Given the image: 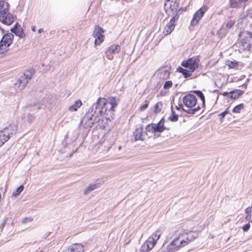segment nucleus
Wrapping results in <instances>:
<instances>
[{
  "mask_svg": "<svg viewBox=\"0 0 252 252\" xmlns=\"http://www.w3.org/2000/svg\"><path fill=\"white\" fill-rule=\"evenodd\" d=\"M109 102L104 97H99L96 101L97 107L100 109L99 113L106 120L110 121L113 118L114 108L118 105L116 98L111 96L108 98Z\"/></svg>",
  "mask_w": 252,
  "mask_h": 252,
  "instance_id": "f257e3e1",
  "label": "nucleus"
},
{
  "mask_svg": "<svg viewBox=\"0 0 252 252\" xmlns=\"http://www.w3.org/2000/svg\"><path fill=\"white\" fill-rule=\"evenodd\" d=\"M9 4L4 0H0V21L3 24L9 26L14 20L13 15L8 13Z\"/></svg>",
  "mask_w": 252,
  "mask_h": 252,
  "instance_id": "f03ea898",
  "label": "nucleus"
},
{
  "mask_svg": "<svg viewBox=\"0 0 252 252\" xmlns=\"http://www.w3.org/2000/svg\"><path fill=\"white\" fill-rule=\"evenodd\" d=\"M162 234V231L157 230L153 232L148 239L142 244L139 252H149L151 251L157 243V241L159 239Z\"/></svg>",
  "mask_w": 252,
  "mask_h": 252,
  "instance_id": "7ed1b4c3",
  "label": "nucleus"
},
{
  "mask_svg": "<svg viewBox=\"0 0 252 252\" xmlns=\"http://www.w3.org/2000/svg\"><path fill=\"white\" fill-rule=\"evenodd\" d=\"M14 35L12 33L4 34L0 41V55L7 52L9 47L12 43L14 39Z\"/></svg>",
  "mask_w": 252,
  "mask_h": 252,
  "instance_id": "20e7f679",
  "label": "nucleus"
},
{
  "mask_svg": "<svg viewBox=\"0 0 252 252\" xmlns=\"http://www.w3.org/2000/svg\"><path fill=\"white\" fill-rule=\"evenodd\" d=\"M194 93L200 98L201 100L200 102H198V104L195 108L193 109L186 110L184 108V105L183 104H181L179 107L176 106L177 109L179 110L181 108L183 111L186 112L187 113L193 115L199 111L202 108L204 107L205 104V99L203 94L200 91H194Z\"/></svg>",
  "mask_w": 252,
  "mask_h": 252,
  "instance_id": "39448f33",
  "label": "nucleus"
},
{
  "mask_svg": "<svg viewBox=\"0 0 252 252\" xmlns=\"http://www.w3.org/2000/svg\"><path fill=\"white\" fill-rule=\"evenodd\" d=\"M200 60L199 56H193L181 63V65L186 68L194 72L200 64Z\"/></svg>",
  "mask_w": 252,
  "mask_h": 252,
  "instance_id": "423d86ee",
  "label": "nucleus"
},
{
  "mask_svg": "<svg viewBox=\"0 0 252 252\" xmlns=\"http://www.w3.org/2000/svg\"><path fill=\"white\" fill-rule=\"evenodd\" d=\"M183 102L184 106L189 109H193L197 106L198 102L195 95L192 94H187L183 98Z\"/></svg>",
  "mask_w": 252,
  "mask_h": 252,
  "instance_id": "0eeeda50",
  "label": "nucleus"
},
{
  "mask_svg": "<svg viewBox=\"0 0 252 252\" xmlns=\"http://www.w3.org/2000/svg\"><path fill=\"white\" fill-rule=\"evenodd\" d=\"M179 18V14L176 13L170 19L169 22L167 23L163 29V33L165 36H167L171 33L174 31L176 23Z\"/></svg>",
  "mask_w": 252,
  "mask_h": 252,
  "instance_id": "6e6552de",
  "label": "nucleus"
},
{
  "mask_svg": "<svg viewBox=\"0 0 252 252\" xmlns=\"http://www.w3.org/2000/svg\"><path fill=\"white\" fill-rule=\"evenodd\" d=\"M249 36L242 38L239 43V52L242 53L244 51H249L252 46V33H248Z\"/></svg>",
  "mask_w": 252,
  "mask_h": 252,
  "instance_id": "1a4fd4ad",
  "label": "nucleus"
},
{
  "mask_svg": "<svg viewBox=\"0 0 252 252\" xmlns=\"http://www.w3.org/2000/svg\"><path fill=\"white\" fill-rule=\"evenodd\" d=\"M104 31L99 26L95 25L93 33V36L94 38V44L95 45H100L104 40Z\"/></svg>",
  "mask_w": 252,
  "mask_h": 252,
  "instance_id": "9d476101",
  "label": "nucleus"
},
{
  "mask_svg": "<svg viewBox=\"0 0 252 252\" xmlns=\"http://www.w3.org/2000/svg\"><path fill=\"white\" fill-rule=\"evenodd\" d=\"M180 0H165L164 8L166 13H174L178 11Z\"/></svg>",
  "mask_w": 252,
  "mask_h": 252,
  "instance_id": "9b49d317",
  "label": "nucleus"
},
{
  "mask_svg": "<svg viewBox=\"0 0 252 252\" xmlns=\"http://www.w3.org/2000/svg\"><path fill=\"white\" fill-rule=\"evenodd\" d=\"M207 10L208 7L204 5L196 11L191 20L190 25L192 27L197 25Z\"/></svg>",
  "mask_w": 252,
  "mask_h": 252,
  "instance_id": "f8f14e48",
  "label": "nucleus"
},
{
  "mask_svg": "<svg viewBox=\"0 0 252 252\" xmlns=\"http://www.w3.org/2000/svg\"><path fill=\"white\" fill-rule=\"evenodd\" d=\"M121 49V46L118 44H112L105 51V56L108 60H112L114 58V55L118 54Z\"/></svg>",
  "mask_w": 252,
  "mask_h": 252,
  "instance_id": "ddd939ff",
  "label": "nucleus"
},
{
  "mask_svg": "<svg viewBox=\"0 0 252 252\" xmlns=\"http://www.w3.org/2000/svg\"><path fill=\"white\" fill-rule=\"evenodd\" d=\"M166 128L164 126V120L163 119L161 120L157 124H151L148 125L146 126V129L149 132H161L163 131Z\"/></svg>",
  "mask_w": 252,
  "mask_h": 252,
  "instance_id": "4468645a",
  "label": "nucleus"
},
{
  "mask_svg": "<svg viewBox=\"0 0 252 252\" xmlns=\"http://www.w3.org/2000/svg\"><path fill=\"white\" fill-rule=\"evenodd\" d=\"M178 237L182 247L187 246L195 239V237L193 236L191 232L180 234Z\"/></svg>",
  "mask_w": 252,
  "mask_h": 252,
  "instance_id": "2eb2a0df",
  "label": "nucleus"
},
{
  "mask_svg": "<svg viewBox=\"0 0 252 252\" xmlns=\"http://www.w3.org/2000/svg\"><path fill=\"white\" fill-rule=\"evenodd\" d=\"M10 31L20 38H25L26 36L23 28L18 23H16L14 26L11 29Z\"/></svg>",
  "mask_w": 252,
  "mask_h": 252,
  "instance_id": "dca6fc26",
  "label": "nucleus"
},
{
  "mask_svg": "<svg viewBox=\"0 0 252 252\" xmlns=\"http://www.w3.org/2000/svg\"><path fill=\"white\" fill-rule=\"evenodd\" d=\"M143 133V128L142 126H140L137 127L133 132V136L134 137L135 140L143 141L144 140Z\"/></svg>",
  "mask_w": 252,
  "mask_h": 252,
  "instance_id": "f3484780",
  "label": "nucleus"
},
{
  "mask_svg": "<svg viewBox=\"0 0 252 252\" xmlns=\"http://www.w3.org/2000/svg\"><path fill=\"white\" fill-rule=\"evenodd\" d=\"M10 138L9 133L6 130L0 131V147Z\"/></svg>",
  "mask_w": 252,
  "mask_h": 252,
  "instance_id": "a211bd4d",
  "label": "nucleus"
},
{
  "mask_svg": "<svg viewBox=\"0 0 252 252\" xmlns=\"http://www.w3.org/2000/svg\"><path fill=\"white\" fill-rule=\"evenodd\" d=\"M68 249L71 252H84V246L79 243H75L71 245Z\"/></svg>",
  "mask_w": 252,
  "mask_h": 252,
  "instance_id": "6ab92c4d",
  "label": "nucleus"
},
{
  "mask_svg": "<svg viewBox=\"0 0 252 252\" xmlns=\"http://www.w3.org/2000/svg\"><path fill=\"white\" fill-rule=\"evenodd\" d=\"M177 70L178 72L182 73L185 78L190 77L191 76L192 72H193V71H191L190 69H188V70L181 67L177 68Z\"/></svg>",
  "mask_w": 252,
  "mask_h": 252,
  "instance_id": "aec40b11",
  "label": "nucleus"
},
{
  "mask_svg": "<svg viewBox=\"0 0 252 252\" xmlns=\"http://www.w3.org/2000/svg\"><path fill=\"white\" fill-rule=\"evenodd\" d=\"M244 94V92L240 90H235L230 92L229 97L231 99H237Z\"/></svg>",
  "mask_w": 252,
  "mask_h": 252,
  "instance_id": "412c9836",
  "label": "nucleus"
},
{
  "mask_svg": "<svg viewBox=\"0 0 252 252\" xmlns=\"http://www.w3.org/2000/svg\"><path fill=\"white\" fill-rule=\"evenodd\" d=\"M248 0H229V5L231 8H237L240 4L246 2Z\"/></svg>",
  "mask_w": 252,
  "mask_h": 252,
  "instance_id": "4be33fe9",
  "label": "nucleus"
},
{
  "mask_svg": "<svg viewBox=\"0 0 252 252\" xmlns=\"http://www.w3.org/2000/svg\"><path fill=\"white\" fill-rule=\"evenodd\" d=\"M170 245L173 246V248L175 249H179L182 248L180 241L178 237L174 239L171 243Z\"/></svg>",
  "mask_w": 252,
  "mask_h": 252,
  "instance_id": "5701e85b",
  "label": "nucleus"
},
{
  "mask_svg": "<svg viewBox=\"0 0 252 252\" xmlns=\"http://www.w3.org/2000/svg\"><path fill=\"white\" fill-rule=\"evenodd\" d=\"M82 103L80 100H76L73 104L69 107V110L71 111H77V109L82 105Z\"/></svg>",
  "mask_w": 252,
  "mask_h": 252,
  "instance_id": "b1692460",
  "label": "nucleus"
},
{
  "mask_svg": "<svg viewBox=\"0 0 252 252\" xmlns=\"http://www.w3.org/2000/svg\"><path fill=\"white\" fill-rule=\"evenodd\" d=\"M226 64L230 68H237L239 66V63L238 62H237L236 61H231L230 60H227L226 62Z\"/></svg>",
  "mask_w": 252,
  "mask_h": 252,
  "instance_id": "393cba45",
  "label": "nucleus"
},
{
  "mask_svg": "<svg viewBox=\"0 0 252 252\" xmlns=\"http://www.w3.org/2000/svg\"><path fill=\"white\" fill-rule=\"evenodd\" d=\"M244 105L243 103L239 104L233 108L232 109V112L234 113H239L241 112V110L244 109Z\"/></svg>",
  "mask_w": 252,
  "mask_h": 252,
  "instance_id": "a878e982",
  "label": "nucleus"
},
{
  "mask_svg": "<svg viewBox=\"0 0 252 252\" xmlns=\"http://www.w3.org/2000/svg\"><path fill=\"white\" fill-rule=\"evenodd\" d=\"M160 75L163 76L162 79L166 80L169 78L170 72L168 70H161Z\"/></svg>",
  "mask_w": 252,
  "mask_h": 252,
  "instance_id": "bb28decb",
  "label": "nucleus"
},
{
  "mask_svg": "<svg viewBox=\"0 0 252 252\" xmlns=\"http://www.w3.org/2000/svg\"><path fill=\"white\" fill-rule=\"evenodd\" d=\"M98 187V184H93L89 186L85 191V194H87L89 192L93 190Z\"/></svg>",
  "mask_w": 252,
  "mask_h": 252,
  "instance_id": "cd10ccee",
  "label": "nucleus"
},
{
  "mask_svg": "<svg viewBox=\"0 0 252 252\" xmlns=\"http://www.w3.org/2000/svg\"><path fill=\"white\" fill-rule=\"evenodd\" d=\"M173 86V82L172 81L168 80L166 81L163 85V89L165 90H168Z\"/></svg>",
  "mask_w": 252,
  "mask_h": 252,
  "instance_id": "c85d7f7f",
  "label": "nucleus"
},
{
  "mask_svg": "<svg viewBox=\"0 0 252 252\" xmlns=\"http://www.w3.org/2000/svg\"><path fill=\"white\" fill-rule=\"evenodd\" d=\"M169 119L172 122H177L178 120V116L174 111H172L171 116L169 117Z\"/></svg>",
  "mask_w": 252,
  "mask_h": 252,
  "instance_id": "c756f323",
  "label": "nucleus"
},
{
  "mask_svg": "<svg viewBox=\"0 0 252 252\" xmlns=\"http://www.w3.org/2000/svg\"><path fill=\"white\" fill-rule=\"evenodd\" d=\"M23 189L24 186L23 185H21L15 191L13 192L12 195L14 196H17L23 190Z\"/></svg>",
  "mask_w": 252,
  "mask_h": 252,
  "instance_id": "7c9ffc66",
  "label": "nucleus"
},
{
  "mask_svg": "<svg viewBox=\"0 0 252 252\" xmlns=\"http://www.w3.org/2000/svg\"><path fill=\"white\" fill-rule=\"evenodd\" d=\"M162 106V103L160 102L157 103L154 106V112L158 113L160 112L161 109L159 107Z\"/></svg>",
  "mask_w": 252,
  "mask_h": 252,
  "instance_id": "2f4dec72",
  "label": "nucleus"
},
{
  "mask_svg": "<svg viewBox=\"0 0 252 252\" xmlns=\"http://www.w3.org/2000/svg\"><path fill=\"white\" fill-rule=\"evenodd\" d=\"M235 21L234 20H230L228 21L227 23L226 24V28L227 29H231L232 28L234 25H235Z\"/></svg>",
  "mask_w": 252,
  "mask_h": 252,
  "instance_id": "473e14b6",
  "label": "nucleus"
},
{
  "mask_svg": "<svg viewBox=\"0 0 252 252\" xmlns=\"http://www.w3.org/2000/svg\"><path fill=\"white\" fill-rule=\"evenodd\" d=\"M145 103L144 104L140 106L139 110L140 111H143L148 107L149 104V102L147 100H145Z\"/></svg>",
  "mask_w": 252,
  "mask_h": 252,
  "instance_id": "72a5a7b5",
  "label": "nucleus"
},
{
  "mask_svg": "<svg viewBox=\"0 0 252 252\" xmlns=\"http://www.w3.org/2000/svg\"><path fill=\"white\" fill-rule=\"evenodd\" d=\"M250 228V222H248V223H247L246 224L244 225L243 226V230L244 232H247L248 231Z\"/></svg>",
  "mask_w": 252,
  "mask_h": 252,
  "instance_id": "f704fd0d",
  "label": "nucleus"
},
{
  "mask_svg": "<svg viewBox=\"0 0 252 252\" xmlns=\"http://www.w3.org/2000/svg\"><path fill=\"white\" fill-rule=\"evenodd\" d=\"M246 214H251L252 212V207H248L245 209Z\"/></svg>",
  "mask_w": 252,
  "mask_h": 252,
  "instance_id": "c9c22d12",
  "label": "nucleus"
},
{
  "mask_svg": "<svg viewBox=\"0 0 252 252\" xmlns=\"http://www.w3.org/2000/svg\"><path fill=\"white\" fill-rule=\"evenodd\" d=\"M228 112H227V110L221 113L220 114V116L221 117V119H223L224 118V117L225 116L226 114H227Z\"/></svg>",
  "mask_w": 252,
  "mask_h": 252,
  "instance_id": "e433bc0d",
  "label": "nucleus"
},
{
  "mask_svg": "<svg viewBox=\"0 0 252 252\" xmlns=\"http://www.w3.org/2000/svg\"><path fill=\"white\" fill-rule=\"evenodd\" d=\"M252 218V214H246L245 219L247 220H250Z\"/></svg>",
  "mask_w": 252,
  "mask_h": 252,
  "instance_id": "4c0bfd02",
  "label": "nucleus"
},
{
  "mask_svg": "<svg viewBox=\"0 0 252 252\" xmlns=\"http://www.w3.org/2000/svg\"><path fill=\"white\" fill-rule=\"evenodd\" d=\"M222 95L224 96H227L228 95V96L229 97V95H230V92H224L222 93Z\"/></svg>",
  "mask_w": 252,
  "mask_h": 252,
  "instance_id": "58836bf2",
  "label": "nucleus"
},
{
  "mask_svg": "<svg viewBox=\"0 0 252 252\" xmlns=\"http://www.w3.org/2000/svg\"><path fill=\"white\" fill-rule=\"evenodd\" d=\"M61 252H71L68 248L62 251Z\"/></svg>",
  "mask_w": 252,
  "mask_h": 252,
  "instance_id": "ea45409f",
  "label": "nucleus"
},
{
  "mask_svg": "<svg viewBox=\"0 0 252 252\" xmlns=\"http://www.w3.org/2000/svg\"><path fill=\"white\" fill-rule=\"evenodd\" d=\"M43 32V29H40L38 30V32L39 33H40Z\"/></svg>",
  "mask_w": 252,
  "mask_h": 252,
  "instance_id": "a19ab883",
  "label": "nucleus"
},
{
  "mask_svg": "<svg viewBox=\"0 0 252 252\" xmlns=\"http://www.w3.org/2000/svg\"><path fill=\"white\" fill-rule=\"evenodd\" d=\"M32 31L35 32V26L32 27Z\"/></svg>",
  "mask_w": 252,
  "mask_h": 252,
  "instance_id": "79ce46f5",
  "label": "nucleus"
},
{
  "mask_svg": "<svg viewBox=\"0 0 252 252\" xmlns=\"http://www.w3.org/2000/svg\"><path fill=\"white\" fill-rule=\"evenodd\" d=\"M30 71L29 70H27V71H26L25 73H24V75H27L28 76V73H29Z\"/></svg>",
  "mask_w": 252,
  "mask_h": 252,
  "instance_id": "37998d69",
  "label": "nucleus"
},
{
  "mask_svg": "<svg viewBox=\"0 0 252 252\" xmlns=\"http://www.w3.org/2000/svg\"><path fill=\"white\" fill-rule=\"evenodd\" d=\"M31 73V74L30 76L28 78V79H30L31 78L32 76V72Z\"/></svg>",
  "mask_w": 252,
  "mask_h": 252,
  "instance_id": "c03bdc74",
  "label": "nucleus"
},
{
  "mask_svg": "<svg viewBox=\"0 0 252 252\" xmlns=\"http://www.w3.org/2000/svg\"><path fill=\"white\" fill-rule=\"evenodd\" d=\"M250 17L251 18H252V12L250 14Z\"/></svg>",
  "mask_w": 252,
  "mask_h": 252,
  "instance_id": "a18cd8bd",
  "label": "nucleus"
},
{
  "mask_svg": "<svg viewBox=\"0 0 252 252\" xmlns=\"http://www.w3.org/2000/svg\"><path fill=\"white\" fill-rule=\"evenodd\" d=\"M249 222H250V223L251 222L252 223V220H250V221Z\"/></svg>",
  "mask_w": 252,
  "mask_h": 252,
  "instance_id": "49530a36",
  "label": "nucleus"
},
{
  "mask_svg": "<svg viewBox=\"0 0 252 252\" xmlns=\"http://www.w3.org/2000/svg\"><path fill=\"white\" fill-rule=\"evenodd\" d=\"M118 149H119V150H121V147H119Z\"/></svg>",
  "mask_w": 252,
  "mask_h": 252,
  "instance_id": "de8ad7c7",
  "label": "nucleus"
},
{
  "mask_svg": "<svg viewBox=\"0 0 252 252\" xmlns=\"http://www.w3.org/2000/svg\"><path fill=\"white\" fill-rule=\"evenodd\" d=\"M39 252H44L43 251H40Z\"/></svg>",
  "mask_w": 252,
  "mask_h": 252,
  "instance_id": "09e8293b",
  "label": "nucleus"
},
{
  "mask_svg": "<svg viewBox=\"0 0 252 252\" xmlns=\"http://www.w3.org/2000/svg\"><path fill=\"white\" fill-rule=\"evenodd\" d=\"M29 116H31V117H32V115L31 114H29Z\"/></svg>",
  "mask_w": 252,
  "mask_h": 252,
  "instance_id": "8fccbe9b",
  "label": "nucleus"
}]
</instances>
